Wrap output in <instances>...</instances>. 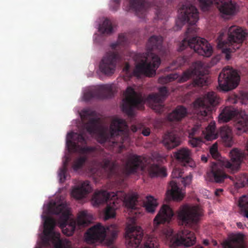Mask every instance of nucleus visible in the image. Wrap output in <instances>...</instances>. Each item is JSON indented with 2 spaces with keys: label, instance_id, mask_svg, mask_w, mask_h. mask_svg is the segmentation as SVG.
<instances>
[{
  "label": "nucleus",
  "instance_id": "1",
  "mask_svg": "<svg viewBox=\"0 0 248 248\" xmlns=\"http://www.w3.org/2000/svg\"><path fill=\"white\" fill-rule=\"evenodd\" d=\"M178 19L176 22L177 30L187 23L189 26L186 32L185 37L180 45L179 50L182 51L187 46L202 56L209 57L213 53V48L208 41L200 37L195 36L198 29L195 26L199 20L197 9L190 2H185L179 9Z\"/></svg>",
  "mask_w": 248,
  "mask_h": 248
},
{
  "label": "nucleus",
  "instance_id": "2",
  "mask_svg": "<svg viewBox=\"0 0 248 248\" xmlns=\"http://www.w3.org/2000/svg\"><path fill=\"white\" fill-rule=\"evenodd\" d=\"M95 111L90 109H83L80 113V117L83 121V128L79 133L70 132L67 134L66 146L69 152H77L83 155L77 158L73 164V168L77 170L80 169L88 159L86 154L94 153L96 151L95 147H81L78 145L80 143L85 145L87 143V135L85 130L91 135H94L98 132L99 119L96 117Z\"/></svg>",
  "mask_w": 248,
  "mask_h": 248
},
{
  "label": "nucleus",
  "instance_id": "3",
  "mask_svg": "<svg viewBox=\"0 0 248 248\" xmlns=\"http://www.w3.org/2000/svg\"><path fill=\"white\" fill-rule=\"evenodd\" d=\"M49 210L55 215H60L58 223L63 234L67 236L72 235L78 225L79 227L89 225L93 218L92 216L87 211L79 212L77 220L70 217V211L65 203L57 205L55 202L49 206Z\"/></svg>",
  "mask_w": 248,
  "mask_h": 248
},
{
  "label": "nucleus",
  "instance_id": "4",
  "mask_svg": "<svg viewBox=\"0 0 248 248\" xmlns=\"http://www.w3.org/2000/svg\"><path fill=\"white\" fill-rule=\"evenodd\" d=\"M230 161L223 158L217 162L213 163L211 170L207 173L210 181L220 183L226 178L233 181L232 177L224 173L221 167H225L232 173H236L240 168L244 157V154L242 151L237 148H233L230 152Z\"/></svg>",
  "mask_w": 248,
  "mask_h": 248
},
{
  "label": "nucleus",
  "instance_id": "5",
  "mask_svg": "<svg viewBox=\"0 0 248 248\" xmlns=\"http://www.w3.org/2000/svg\"><path fill=\"white\" fill-rule=\"evenodd\" d=\"M123 202L129 212L125 231V239L128 247L138 248L140 246V227L136 225L139 217V210L136 208L138 196L135 193H123Z\"/></svg>",
  "mask_w": 248,
  "mask_h": 248
},
{
  "label": "nucleus",
  "instance_id": "6",
  "mask_svg": "<svg viewBox=\"0 0 248 248\" xmlns=\"http://www.w3.org/2000/svg\"><path fill=\"white\" fill-rule=\"evenodd\" d=\"M108 133L104 131L100 133V141L101 143L111 142V146L118 148V151L120 152L125 148L124 143H128L130 140L127 123L123 119L115 117L111 121Z\"/></svg>",
  "mask_w": 248,
  "mask_h": 248
},
{
  "label": "nucleus",
  "instance_id": "7",
  "mask_svg": "<svg viewBox=\"0 0 248 248\" xmlns=\"http://www.w3.org/2000/svg\"><path fill=\"white\" fill-rule=\"evenodd\" d=\"M247 33L242 28L235 25L223 29L217 37V46L222 48L226 59L231 58L230 52L238 49L245 39Z\"/></svg>",
  "mask_w": 248,
  "mask_h": 248
},
{
  "label": "nucleus",
  "instance_id": "8",
  "mask_svg": "<svg viewBox=\"0 0 248 248\" xmlns=\"http://www.w3.org/2000/svg\"><path fill=\"white\" fill-rule=\"evenodd\" d=\"M120 191L109 192L105 190L96 191L94 193L92 201L94 205H99L108 202L105 212V219L108 220L115 217V210L118 208V200Z\"/></svg>",
  "mask_w": 248,
  "mask_h": 248
},
{
  "label": "nucleus",
  "instance_id": "9",
  "mask_svg": "<svg viewBox=\"0 0 248 248\" xmlns=\"http://www.w3.org/2000/svg\"><path fill=\"white\" fill-rule=\"evenodd\" d=\"M165 159V156L158 153L152 154L151 158L140 156V171L148 173L152 177H166L167 175L166 169L156 164L163 163Z\"/></svg>",
  "mask_w": 248,
  "mask_h": 248
},
{
  "label": "nucleus",
  "instance_id": "10",
  "mask_svg": "<svg viewBox=\"0 0 248 248\" xmlns=\"http://www.w3.org/2000/svg\"><path fill=\"white\" fill-rule=\"evenodd\" d=\"M202 215V208L197 205H183L177 212L179 224L190 227L197 224Z\"/></svg>",
  "mask_w": 248,
  "mask_h": 248
},
{
  "label": "nucleus",
  "instance_id": "11",
  "mask_svg": "<svg viewBox=\"0 0 248 248\" xmlns=\"http://www.w3.org/2000/svg\"><path fill=\"white\" fill-rule=\"evenodd\" d=\"M219 103V98L213 92L205 93L193 103L195 112L199 116L208 117L213 107Z\"/></svg>",
  "mask_w": 248,
  "mask_h": 248
},
{
  "label": "nucleus",
  "instance_id": "12",
  "mask_svg": "<svg viewBox=\"0 0 248 248\" xmlns=\"http://www.w3.org/2000/svg\"><path fill=\"white\" fill-rule=\"evenodd\" d=\"M240 81V76L237 72L232 67H225L220 73L218 78L219 89L227 92L235 89Z\"/></svg>",
  "mask_w": 248,
  "mask_h": 248
},
{
  "label": "nucleus",
  "instance_id": "13",
  "mask_svg": "<svg viewBox=\"0 0 248 248\" xmlns=\"http://www.w3.org/2000/svg\"><path fill=\"white\" fill-rule=\"evenodd\" d=\"M202 10L205 11L212 4L216 5L217 8L223 18L234 15L237 11L236 5L232 0H199Z\"/></svg>",
  "mask_w": 248,
  "mask_h": 248
},
{
  "label": "nucleus",
  "instance_id": "14",
  "mask_svg": "<svg viewBox=\"0 0 248 248\" xmlns=\"http://www.w3.org/2000/svg\"><path fill=\"white\" fill-rule=\"evenodd\" d=\"M122 109L128 116L133 117L134 109L140 105V95L130 86L128 87L124 93Z\"/></svg>",
  "mask_w": 248,
  "mask_h": 248
},
{
  "label": "nucleus",
  "instance_id": "15",
  "mask_svg": "<svg viewBox=\"0 0 248 248\" xmlns=\"http://www.w3.org/2000/svg\"><path fill=\"white\" fill-rule=\"evenodd\" d=\"M160 62L159 57L153 53L148 52L145 56V60L140 59V72H143L148 77L154 76L156 69L160 64Z\"/></svg>",
  "mask_w": 248,
  "mask_h": 248
},
{
  "label": "nucleus",
  "instance_id": "16",
  "mask_svg": "<svg viewBox=\"0 0 248 248\" xmlns=\"http://www.w3.org/2000/svg\"><path fill=\"white\" fill-rule=\"evenodd\" d=\"M119 55L117 53L108 52L102 58L100 62L99 68L104 75L111 76L114 74Z\"/></svg>",
  "mask_w": 248,
  "mask_h": 248
},
{
  "label": "nucleus",
  "instance_id": "17",
  "mask_svg": "<svg viewBox=\"0 0 248 248\" xmlns=\"http://www.w3.org/2000/svg\"><path fill=\"white\" fill-rule=\"evenodd\" d=\"M106 228L100 223L94 225L85 233V241L89 244L102 242L106 236Z\"/></svg>",
  "mask_w": 248,
  "mask_h": 248
},
{
  "label": "nucleus",
  "instance_id": "18",
  "mask_svg": "<svg viewBox=\"0 0 248 248\" xmlns=\"http://www.w3.org/2000/svg\"><path fill=\"white\" fill-rule=\"evenodd\" d=\"M113 86L111 84L102 85L94 91L85 93L84 94L85 100L89 101L92 98L106 99L113 96Z\"/></svg>",
  "mask_w": 248,
  "mask_h": 248
},
{
  "label": "nucleus",
  "instance_id": "19",
  "mask_svg": "<svg viewBox=\"0 0 248 248\" xmlns=\"http://www.w3.org/2000/svg\"><path fill=\"white\" fill-rule=\"evenodd\" d=\"M167 95V88L165 87H163L159 89L158 93L149 96V98L152 102L151 107L156 112L161 113L163 111L164 106L162 105V102Z\"/></svg>",
  "mask_w": 248,
  "mask_h": 248
},
{
  "label": "nucleus",
  "instance_id": "20",
  "mask_svg": "<svg viewBox=\"0 0 248 248\" xmlns=\"http://www.w3.org/2000/svg\"><path fill=\"white\" fill-rule=\"evenodd\" d=\"M209 66L206 63L201 61L197 62L193 64V68L189 69L184 72L178 80L180 82H183L196 75L204 74L205 69Z\"/></svg>",
  "mask_w": 248,
  "mask_h": 248
},
{
  "label": "nucleus",
  "instance_id": "21",
  "mask_svg": "<svg viewBox=\"0 0 248 248\" xmlns=\"http://www.w3.org/2000/svg\"><path fill=\"white\" fill-rule=\"evenodd\" d=\"M245 236L242 233L230 234L222 245L223 248H243V244Z\"/></svg>",
  "mask_w": 248,
  "mask_h": 248
},
{
  "label": "nucleus",
  "instance_id": "22",
  "mask_svg": "<svg viewBox=\"0 0 248 248\" xmlns=\"http://www.w3.org/2000/svg\"><path fill=\"white\" fill-rule=\"evenodd\" d=\"M174 157L179 161L183 163L185 166L190 167L195 166V163L192 159V152L187 147H183L177 150L173 153Z\"/></svg>",
  "mask_w": 248,
  "mask_h": 248
},
{
  "label": "nucleus",
  "instance_id": "23",
  "mask_svg": "<svg viewBox=\"0 0 248 248\" xmlns=\"http://www.w3.org/2000/svg\"><path fill=\"white\" fill-rule=\"evenodd\" d=\"M176 133V130L173 129L164 136L162 143L167 149H172L181 144V140Z\"/></svg>",
  "mask_w": 248,
  "mask_h": 248
},
{
  "label": "nucleus",
  "instance_id": "24",
  "mask_svg": "<svg viewBox=\"0 0 248 248\" xmlns=\"http://www.w3.org/2000/svg\"><path fill=\"white\" fill-rule=\"evenodd\" d=\"M140 166V156L129 154L123 165L124 173L126 175L134 173Z\"/></svg>",
  "mask_w": 248,
  "mask_h": 248
},
{
  "label": "nucleus",
  "instance_id": "25",
  "mask_svg": "<svg viewBox=\"0 0 248 248\" xmlns=\"http://www.w3.org/2000/svg\"><path fill=\"white\" fill-rule=\"evenodd\" d=\"M234 123L237 134L246 132L248 130V115L245 111H241L236 115Z\"/></svg>",
  "mask_w": 248,
  "mask_h": 248
},
{
  "label": "nucleus",
  "instance_id": "26",
  "mask_svg": "<svg viewBox=\"0 0 248 248\" xmlns=\"http://www.w3.org/2000/svg\"><path fill=\"white\" fill-rule=\"evenodd\" d=\"M173 215L174 213L172 209L167 205H164L155 218L154 223L158 225L162 223L169 222Z\"/></svg>",
  "mask_w": 248,
  "mask_h": 248
},
{
  "label": "nucleus",
  "instance_id": "27",
  "mask_svg": "<svg viewBox=\"0 0 248 248\" xmlns=\"http://www.w3.org/2000/svg\"><path fill=\"white\" fill-rule=\"evenodd\" d=\"M92 190L89 181H85L82 182L80 186L73 188L72 191V196L77 199H81Z\"/></svg>",
  "mask_w": 248,
  "mask_h": 248
},
{
  "label": "nucleus",
  "instance_id": "28",
  "mask_svg": "<svg viewBox=\"0 0 248 248\" xmlns=\"http://www.w3.org/2000/svg\"><path fill=\"white\" fill-rule=\"evenodd\" d=\"M56 224L55 219L53 218L49 217H46L44 219V234L45 237L44 238V241L46 243H48L49 241V238L54 234L53 230Z\"/></svg>",
  "mask_w": 248,
  "mask_h": 248
},
{
  "label": "nucleus",
  "instance_id": "29",
  "mask_svg": "<svg viewBox=\"0 0 248 248\" xmlns=\"http://www.w3.org/2000/svg\"><path fill=\"white\" fill-rule=\"evenodd\" d=\"M167 194L169 198L175 201L181 200L184 196V193L178 187L177 183L173 180L170 183V189L168 190Z\"/></svg>",
  "mask_w": 248,
  "mask_h": 248
},
{
  "label": "nucleus",
  "instance_id": "30",
  "mask_svg": "<svg viewBox=\"0 0 248 248\" xmlns=\"http://www.w3.org/2000/svg\"><path fill=\"white\" fill-rule=\"evenodd\" d=\"M163 38L160 36L151 37L147 44V48L150 50H156L159 53H163L164 48L162 46Z\"/></svg>",
  "mask_w": 248,
  "mask_h": 248
},
{
  "label": "nucleus",
  "instance_id": "31",
  "mask_svg": "<svg viewBox=\"0 0 248 248\" xmlns=\"http://www.w3.org/2000/svg\"><path fill=\"white\" fill-rule=\"evenodd\" d=\"M137 59L135 60V68L134 70L131 72L130 65L126 63L123 69L125 73L124 76V80H129L133 76L136 77L138 78H140V61L138 60V54L136 55Z\"/></svg>",
  "mask_w": 248,
  "mask_h": 248
},
{
  "label": "nucleus",
  "instance_id": "32",
  "mask_svg": "<svg viewBox=\"0 0 248 248\" xmlns=\"http://www.w3.org/2000/svg\"><path fill=\"white\" fill-rule=\"evenodd\" d=\"M237 114L235 109L232 107L225 108L218 115V121L224 123L229 121Z\"/></svg>",
  "mask_w": 248,
  "mask_h": 248
},
{
  "label": "nucleus",
  "instance_id": "33",
  "mask_svg": "<svg viewBox=\"0 0 248 248\" xmlns=\"http://www.w3.org/2000/svg\"><path fill=\"white\" fill-rule=\"evenodd\" d=\"M219 136L225 146L231 147L232 145V131L230 127L228 126L221 127Z\"/></svg>",
  "mask_w": 248,
  "mask_h": 248
},
{
  "label": "nucleus",
  "instance_id": "34",
  "mask_svg": "<svg viewBox=\"0 0 248 248\" xmlns=\"http://www.w3.org/2000/svg\"><path fill=\"white\" fill-rule=\"evenodd\" d=\"M187 109L186 108L178 106L171 113L168 115V119L170 121H178L184 118L187 114Z\"/></svg>",
  "mask_w": 248,
  "mask_h": 248
},
{
  "label": "nucleus",
  "instance_id": "35",
  "mask_svg": "<svg viewBox=\"0 0 248 248\" xmlns=\"http://www.w3.org/2000/svg\"><path fill=\"white\" fill-rule=\"evenodd\" d=\"M219 60V58L218 57L213 59L210 63H206L208 65L210 66L207 67L205 70V73L201 75H196V77L194 79L193 84L194 86H202L206 84V79L203 77V75L205 74L207 72V68L212 66L215 64Z\"/></svg>",
  "mask_w": 248,
  "mask_h": 248
},
{
  "label": "nucleus",
  "instance_id": "36",
  "mask_svg": "<svg viewBox=\"0 0 248 248\" xmlns=\"http://www.w3.org/2000/svg\"><path fill=\"white\" fill-rule=\"evenodd\" d=\"M102 171H103L105 174H102L100 177L107 176L110 177L115 172V165L109 159H104L102 163Z\"/></svg>",
  "mask_w": 248,
  "mask_h": 248
},
{
  "label": "nucleus",
  "instance_id": "37",
  "mask_svg": "<svg viewBox=\"0 0 248 248\" xmlns=\"http://www.w3.org/2000/svg\"><path fill=\"white\" fill-rule=\"evenodd\" d=\"M215 122H211L204 130H202V135L207 140H215L217 138Z\"/></svg>",
  "mask_w": 248,
  "mask_h": 248
},
{
  "label": "nucleus",
  "instance_id": "38",
  "mask_svg": "<svg viewBox=\"0 0 248 248\" xmlns=\"http://www.w3.org/2000/svg\"><path fill=\"white\" fill-rule=\"evenodd\" d=\"M158 205L156 200L151 196L146 197V201L143 202V207L147 212L149 213H155Z\"/></svg>",
  "mask_w": 248,
  "mask_h": 248
},
{
  "label": "nucleus",
  "instance_id": "39",
  "mask_svg": "<svg viewBox=\"0 0 248 248\" xmlns=\"http://www.w3.org/2000/svg\"><path fill=\"white\" fill-rule=\"evenodd\" d=\"M99 31L102 34L107 35L111 34L113 29L110 20L108 19H105L103 23L99 26Z\"/></svg>",
  "mask_w": 248,
  "mask_h": 248
},
{
  "label": "nucleus",
  "instance_id": "40",
  "mask_svg": "<svg viewBox=\"0 0 248 248\" xmlns=\"http://www.w3.org/2000/svg\"><path fill=\"white\" fill-rule=\"evenodd\" d=\"M127 11L133 12L137 16L140 14V0H127Z\"/></svg>",
  "mask_w": 248,
  "mask_h": 248
},
{
  "label": "nucleus",
  "instance_id": "41",
  "mask_svg": "<svg viewBox=\"0 0 248 248\" xmlns=\"http://www.w3.org/2000/svg\"><path fill=\"white\" fill-rule=\"evenodd\" d=\"M144 244L142 248H158L156 239L147 235L143 239Z\"/></svg>",
  "mask_w": 248,
  "mask_h": 248
},
{
  "label": "nucleus",
  "instance_id": "42",
  "mask_svg": "<svg viewBox=\"0 0 248 248\" xmlns=\"http://www.w3.org/2000/svg\"><path fill=\"white\" fill-rule=\"evenodd\" d=\"M68 163V158H67L63 162V166L60 169L59 177L60 178V181L61 183H63L66 179Z\"/></svg>",
  "mask_w": 248,
  "mask_h": 248
},
{
  "label": "nucleus",
  "instance_id": "43",
  "mask_svg": "<svg viewBox=\"0 0 248 248\" xmlns=\"http://www.w3.org/2000/svg\"><path fill=\"white\" fill-rule=\"evenodd\" d=\"M236 186L241 187L248 186V178L244 174H240L235 176Z\"/></svg>",
  "mask_w": 248,
  "mask_h": 248
},
{
  "label": "nucleus",
  "instance_id": "44",
  "mask_svg": "<svg viewBox=\"0 0 248 248\" xmlns=\"http://www.w3.org/2000/svg\"><path fill=\"white\" fill-rule=\"evenodd\" d=\"M236 186L241 187L248 186V178L244 174H240L235 176Z\"/></svg>",
  "mask_w": 248,
  "mask_h": 248
},
{
  "label": "nucleus",
  "instance_id": "45",
  "mask_svg": "<svg viewBox=\"0 0 248 248\" xmlns=\"http://www.w3.org/2000/svg\"><path fill=\"white\" fill-rule=\"evenodd\" d=\"M239 206L241 209V214L243 216L245 211H248V195H243L239 200Z\"/></svg>",
  "mask_w": 248,
  "mask_h": 248
},
{
  "label": "nucleus",
  "instance_id": "46",
  "mask_svg": "<svg viewBox=\"0 0 248 248\" xmlns=\"http://www.w3.org/2000/svg\"><path fill=\"white\" fill-rule=\"evenodd\" d=\"M127 42V38L124 34H119L117 42L111 44L112 49H116L118 46H124Z\"/></svg>",
  "mask_w": 248,
  "mask_h": 248
},
{
  "label": "nucleus",
  "instance_id": "47",
  "mask_svg": "<svg viewBox=\"0 0 248 248\" xmlns=\"http://www.w3.org/2000/svg\"><path fill=\"white\" fill-rule=\"evenodd\" d=\"M178 78L179 76L177 74H170L166 76L159 78L158 80L160 83L164 84L171 82L173 80Z\"/></svg>",
  "mask_w": 248,
  "mask_h": 248
},
{
  "label": "nucleus",
  "instance_id": "48",
  "mask_svg": "<svg viewBox=\"0 0 248 248\" xmlns=\"http://www.w3.org/2000/svg\"><path fill=\"white\" fill-rule=\"evenodd\" d=\"M190 140L188 141L189 144L193 147H199L204 142L201 138L189 137Z\"/></svg>",
  "mask_w": 248,
  "mask_h": 248
},
{
  "label": "nucleus",
  "instance_id": "49",
  "mask_svg": "<svg viewBox=\"0 0 248 248\" xmlns=\"http://www.w3.org/2000/svg\"><path fill=\"white\" fill-rule=\"evenodd\" d=\"M201 130V124H197L191 129L189 133V137H194V136L198 135Z\"/></svg>",
  "mask_w": 248,
  "mask_h": 248
},
{
  "label": "nucleus",
  "instance_id": "50",
  "mask_svg": "<svg viewBox=\"0 0 248 248\" xmlns=\"http://www.w3.org/2000/svg\"><path fill=\"white\" fill-rule=\"evenodd\" d=\"M210 153L212 157L215 159H217L219 157V154L217 150V144L214 143L210 149Z\"/></svg>",
  "mask_w": 248,
  "mask_h": 248
},
{
  "label": "nucleus",
  "instance_id": "51",
  "mask_svg": "<svg viewBox=\"0 0 248 248\" xmlns=\"http://www.w3.org/2000/svg\"><path fill=\"white\" fill-rule=\"evenodd\" d=\"M184 173L183 170L180 168H175L172 172L171 176L173 178H179L182 177Z\"/></svg>",
  "mask_w": 248,
  "mask_h": 248
},
{
  "label": "nucleus",
  "instance_id": "52",
  "mask_svg": "<svg viewBox=\"0 0 248 248\" xmlns=\"http://www.w3.org/2000/svg\"><path fill=\"white\" fill-rule=\"evenodd\" d=\"M186 59L185 57H179L177 59L176 61L174 62L172 64L176 65V67H180L183 65L186 62Z\"/></svg>",
  "mask_w": 248,
  "mask_h": 248
},
{
  "label": "nucleus",
  "instance_id": "53",
  "mask_svg": "<svg viewBox=\"0 0 248 248\" xmlns=\"http://www.w3.org/2000/svg\"><path fill=\"white\" fill-rule=\"evenodd\" d=\"M192 177H193L191 174H189L186 177L183 178L182 183L184 186L186 187L189 185L191 183Z\"/></svg>",
  "mask_w": 248,
  "mask_h": 248
},
{
  "label": "nucleus",
  "instance_id": "54",
  "mask_svg": "<svg viewBox=\"0 0 248 248\" xmlns=\"http://www.w3.org/2000/svg\"><path fill=\"white\" fill-rule=\"evenodd\" d=\"M56 238L57 239V241L55 245V248H62L63 244L62 239L60 238V234L58 233L56 236Z\"/></svg>",
  "mask_w": 248,
  "mask_h": 248
},
{
  "label": "nucleus",
  "instance_id": "55",
  "mask_svg": "<svg viewBox=\"0 0 248 248\" xmlns=\"http://www.w3.org/2000/svg\"><path fill=\"white\" fill-rule=\"evenodd\" d=\"M120 4V3H116V2L113 3L111 1L110 6V10L114 12L117 11L119 9Z\"/></svg>",
  "mask_w": 248,
  "mask_h": 248
},
{
  "label": "nucleus",
  "instance_id": "56",
  "mask_svg": "<svg viewBox=\"0 0 248 248\" xmlns=\"http://www.w3.org/2000/svg\"><path fill=\"white\" fill-rule=\"evenodd\" d=\"M140 13L144 8H147L149 7V3L145 0H140Z\"/></svg>",
  "mask_w": 248,
  "mask_h": 248
},
{
  "label": "nucleus",
  "instance_id": "57",
  "mask_svg": "<svg viewBox=\"0 0 248 248\" xmlns=\"http://www.w3.org/2000/svg\"><path fill=\"white\" fill-rule=\"evenodd\" d=\"M117 232L116 231H113V232H112V234H111V240H109V243L110 244H112L113 243V240L116 239V237H117Z\"/></svg>",
  "mask_w": 248,
  "mask_h": 248
},
{
  "label": "nucleus",
  "instance_id": "58",
  "mask_svg": "<svg viewBox=\"0 0 248 248\" xmlns=\"http://www.w3.org/2000/svg\"><path fill=\"white\" fill-rule=\"evenodd\" d=\"M141 133L144 136H148L150 134V130L148 128H144L142 130Z\"/></svg>",
  "mask_w": 248,
  "mask_h": 248
},
{
  "label": "nucleus",
  "instance_id": "59",
  "mask_svg": "<svg viewBox=\"0 0 248 248\" xmlns=\"http://www.w3.org/2000/svg\"><path fill=\"white\" fill-rule=\"evenodd\" d=\"M222 192H223V189H222V188L217 189L215 191V194L217 196H219L220 195V194L222 193Z\"/></svg>",
  "mask_w": 248,
  "mask_h": 248
},
{
  "label": "nucleus",
  "instance_id": "60",
  "mask_svg": "<svg viewBox=\"0 0 248 248\" xmlns=\"http://www.w3.org/2000/svg\"><path fill=\"white\" fill-rule=\"evenodd\" d=\"M201 160L204 162H206L207 161V157H206L205 156H202L201 157Z\"/></svg>",
  "mask_w": 248,
  "mask_h": 248
},
{
  "label": "nucleus",
  "instance_id": "61",
  "mask_svg": "<svg viewBox=\"0 0 248 248\" xmlns=\"http://www.w3.org/2000/svg\"><path fill=\"white\" fill-rule=\"evenodd\" d=\"M237 226L239 228H243V225L242 223L241 222H237Z\"/></svg>",
  "mask_w": 248,
  "mask_h": 248
},
{
  "label": "nucleus",
  "instance_id": "62",
  "mask_svg": "<svg viewBox=\"0 0 248 248\" xmlns=\"http://www.w3.org/2000/svg\"><path fill=\"white\" fill-rule=\"evenodd\" d=\"M203 243L204 245L207 246L209 244V241L207 239H204L203 241Z\"/></svg>",
  "mask_w": 248,
  "mask_h": 248
},
{
  "label": "nucleus",
  "instance_id": "63",
  "mask_svg": "<svg viewBox=\"0 0 248 248\" xmlns=\"http://www.w3.org/2000/svg\"><path fill=\"white\" fill-rule=\"evenodd\" d=\"M243 216L248 218V211H245Z\"/></svg>",
  "mask_w": 248,
  "mask_h": 248
},
{
  "label": "nucleus",
  "instance_id": "64",
  "mask_svg": "<svg viewBox=\"0 0 248 248\" xmlns=\"http://www.w3.org/2000/svg\"><path fill=\"white\" fill-rule=\"evenodd\" d=\"M113 3L116 2V3H120L121 0H111V1Z\"/></svg>",
  "mask_w": 248,
  "mask_h": 248
}]
</instances>
